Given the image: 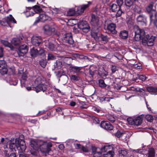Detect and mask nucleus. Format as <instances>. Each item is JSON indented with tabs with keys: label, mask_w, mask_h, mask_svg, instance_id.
<instances>
[{
	"label": "nucleus",
	"mask_w": 157,
	"mask_h": 157,
	"mask_svg": "<svg viewBox=\"0 0 157 157\" xmlns=\"http://www.w3.org/2000/svg\"><path fill=\"white\" fill-rule=\"evenodd\" d=\"M106 118L110 121L113 123L116 119V117L109 114H107L106 116Z\"/></svg>",
	"instance_id": "obj_29"
},
{
	"label": "nucleus",
	"mask_w": 157,
	"mask_h": 157,
	"mask_svg": "<svg viewBox=\"0 0 157 157\" xmlns=\"http://www.w3.org/2000/svg\"><path fill=\"white\" fill-rule=\"evenodd\" d=\"M38 50L33 47L30 50V54L32 56L35 57L38 55Z\"/></svg>",
	"instance_id": "obj_33"
},
{
	"label": "nucleus",
	"mask_w": 157,
	"mask_h": 157,
	"mask_svg": "<svg viewBox=\"0 0 157 157\" xmlns=\"http://www.w3.org/2000/svg\"><path fill=\"white\" fill-rule=\"evenodd\" d=\"M62 63L61 61L57 60L54 64V67L55 68L59 69L62 67Z\"/></svg>",
	"instance_id": "obj_39"
},
{
	"label": "nucleus",
	"mask_w": 157,
	"mask_h": 157,
	"mask_svg": "<svg viewBox=\"0 0 157 157\" xmlns=\"http://www.w3.org/2000/svg\"><path fill=\"white\" fill-rule=\"evenodd\" d=\"M17 147H18V145H17L16 142L15 143L12 142L9 143V148L11 151H13V152H14V151H16V148L17 149Z\"/></svg>",
	"instance_id": "obj_23"
},
{
	"label": "nucleus",
	"mask_w": 157,
	"mask_h": 157,
	"mask_svg": "<svg viewBox=\"0 0 157 157\" xmlns=\"http://www.w3.org/2000/svg\"><path fill=\"white\" fill-rule=\"evenodd\" d=\"M49 17L44 13L40 14L39 16L37 18L34 23V25H36L39 22H44L48 20Z\"/></svg>",
	"instance_id": "obj_11"
},
{
	"label": "nucleus",
	"mask_w": 157,
	"mask_h": 157,
	"mask_svg": "<svg viewBox=\"0 0 157 157\" xmlns=\"http://www.w3.org/2000/svg\"><path fill=\"white\" fill-rule=\"evenodd\" d=\"M101 40L105 43H107L109 39V37L103 34H101L100 36Z\"/></svg>",
	"instance_id": "obj_34"
},
{
	"label": "nucleus",
	"mask_w": 157,
	"mask_h": 157,
	"mask_svg": "<svg viewBox=\"0 0 157 157\" xmlns=\"http://www.w3.org/2000/svg\"><path fill=\"white\" fill-rule=\"evenodd\" d=\"M114 154V153L113 151H109L103 154V157H113Z\"/></svg>",
	"instance_id": "obj_35"
},
{
	"label": "nucleus",
	"mask_w": 157,
	"mask_h": 157,
	"mask_svg": "<svg viewBox=\"0 0 157 157\" xmlns=\"http://www.w3.org/2000/svg\"><path fill=\"white\" fill-rule=\"evenodd\" d=\"M75 13V11L73 9H70L67 12L68 16H71L73 15Z\"/></svg>",
	"instance_id": "obj_47"
},
{
	"label": "nucleus",
	"mask_w": 157,
	"mask_h": 157,
	"mask_svg": "<svg viewBox=\"0 0 157 157\" xmlns=\"http://www.w3.org/2000/svg\"><path fill=\"white\" fill-rule=\"evenodd\" d=\"M44 54V50L43 49H40L38 51V55H43Z\"/></svg>",
	"instance_id": "obj_59"
},
{
	"label": "nucleus",
	"mask_w": 157,
	"mask_h": 157,
	"mask_svg": "<svg viewBox=\"0 0 157 157\" xmlns=\"http://www.w3.org/2000/svg\"><path fill=\"white\" fill-rule=\"evenodd\" d=\"M82 146V145H81V144H75V147L77 149H81Z\"/></svg>",
	"instance_id": "obj_64"
},
{
	"label": "nucleus",
	"mask_w": 157,
	"mask_h": 157,
	"mask_svg": "<svg viewBox=\"0 0 157 157\" xmlns=\"http://www.w3.org/2000/svg\"><path fill=\"white\" fill-rule=\"evenodd\" d=\"M82 67L75 66H71L70 67V71L73 74H76L78 75L82 72L81 70Z\"/></svg>",
	"instance_id": "obj_16"
},
{
	"label": "nucleus",
	"mask_w": 157,
	"mask_h": 157,
	"mask_svg": "<svg viewBox=\"0 0 157 157\" xmlns=\"http://www.w3.org/2000/svg\"><path fill=\"white\" fill-rule=\"evenodd\" d=\"M22 40V38L20 37H15L12 39L11 42L12 44L16 46L18 45L21 43Z\"/></svg>",
	"instance_id": "obj_21"
},
{
	"label": "nucleus",
	"mask_w": 157,
	"mask_h": 157,
	"mask_svg": "<svg viewBox=\"0 0 157 157\" xmlns=\"http://www.w3.org/2000/svg\"><path fill=\"white\" fill-rule=\"evenodd\" d=\"M5 155L6 157H16L14 152L10 154V155H9L8 154L6 153Z\"/></svg>",
	"instance_id": "obj_58"
},
{
	"label": "nucleus",
	"mask_w": 157,
	"mask_h": 157,
	"mask_svg": "<svg viewBox=\"0 0 157 157\" xmlns=\"http://www.w3.org/2000/svg\"><path fill=\"white\" fill-rule=\"evenodd\" d=\"M147 91L151 93H155L157 92V87L152 86H148L146 87Z\"/></svg>",
	"instance_id": "obj_26"
},
{
	"label": "nucleus",
	"mask_w": 157,
	"mask_h": 157,
	"mask_svg": "<svg viewBox=\"0 0 157 157\" xmlns=\"http://www.w3.org/2000/svg\"><path fill=\"white\" fill-rule=\"evenodd\" d=\"M48 48L51 51H53L55 49V47L54 44L52 43H49L48 44Z\"/></svg>",
	"instance_id": "obj_53"
},
{
	"label": "nucleus",
	"mask_w": 157,
	"mask_h": 157,
	"mask_svg": "<svg viewBox=\"0 0 157 157\" xmlns=\"http://www.w3.org/2000/svg\"><path fill=\"white\" fill-rule=\"evenodd\" d=\"M78 27L85 33H87L90 30V27L87 21H79L78 23Z\"/></svg>",
	"instance_id": "obj_7"
},
{
	"label": "nucleus",
	"mask_w": 157,
	"mask_h": 157,
	"mask_svg": "<svg viewBox=\"0 0 157 157\" xmlns=\"http://www.w3.org/2000/svg\"><path fill=\"white\" fill-rule=\"evenodd\" d=\"M100 126L101 128L107 130H112L113 128V126L109 122L107 121H102Z\"/></svg>",
	"instance_id": "obj_13"
},
{
	"label": "nucleus",
	"mask_w": 157,
	"mask_h": 157,
	"mask_svg": "<svg viewBox=\"0 0 157 157\" xmlns=\"http://www.w3.org/2000/svg\"><path fill=\"white\" fill-rule=\"evenodd\" d=\"M42 42V39L40 36H34L32 38V43L33 45L36 46H39Z\"/></svg>",
	"instance_id": "obj_12"
},
{
	"label": "nucleus",
	"mask_w": 157,
	"mask_h": 157,
	"mask_svg": "<svg viewBox=\"0 0 157 157\" xmlns=\"http://www.w3.org/2000/svg\"><path fill=\"white\" fill-rule=\"evenodd\" d=\"M59 11V10L56 8H53L52 10V12L56 14L58 13Z\"/></svg>",
	"instance_id": "obj_63"
},
{
	"label": "nucleus",
	"mask_w": 157,
	"mask_h": 157,
	"mask_svg": "<svg viewBox=\"0 0 157 157\" xmlns=\"http://www.w3.org/2000/svg\"><path fill=\"white\" fill-rule=\"evenodd\" d=\"M91 4V2H89L88 4L83 5L81 7H78L77 10L76 11V13L78 15L82 14L84 12V10L88 8Z\"/></svg>",
	"instance_id": "obj_15"
},
{
	"label": "nucleus",
	"mask_w": 157,
	"mask_h": 157,
	"mask_svg": "<svg viewBox=\"0 0 157 157\" xmlns=\"http://www.w3.org/2000/svg\"><path fill=\"white\" fill-rule=\"evenodd\" d=\"M127 121L129 124L132 125H135L134 119H132L131 118H128L127 119Z\"/></svg>",
	"instance_id": "obj_54"
},
{
	"label": "nucleus",
	"mask_w": 157,
	"mask_h": 157,
	"mask_svg": "<svg viewBox=\"0 0 157 157\" xmlns=\"http://www.w3.org/2000/svg\"><path fill=\"white\" fill-rule=\"evenodd\" d=\"M123 134L122 132H121L119 131L118 130L117 132L115 133V135L118 138L121 137Z\"/></svg>",
	"instance_id": "obj_55"
},
{
	"label": "nucleus",
	"mask_w": 157,
	"mask_h": 157,
	"mask_svg": "<svg viewBox=\"0 0 157 157\" xmlns=\"http://www.w3.org/2000/svg\"><path fill=\"white\" fill-rule=\"evenodd\" d=\"M155 153L153 148H150L148 151L147 157H155Z\"/></svg>",
	"instance_id": "obj_32"
},
{
	"label": "nucleus",
	"mask_w": 157,
	"mask_h": 157,
	"mask_svg": "<svg viewBox=\"0 0 157 157\" xmlns=\"http://www.w3.org/2000/svg\"><path fill=\"white\" fill-rule=\"evenodd\" d=\"M52 146L51 143L45 142L40 144L39 147L40 151L43 153V155L46 156L47 154H49L51 151V147Z\"/></svg>",
	"instance_id": "obj_5"
},
{
	"label": "nucleus",
	"mask_w": 157,
	"mask_h": 157,
	"mask_svg": "<svg viewBox=\"0 0 157 157\" xmlns=\"http://www.w3.org/2000/svg\"><path fill=\"white\" fill-rule=\"evenodd\" d=\"M35 83L36 86L32 88L36 92L40 91L44 92L46 90L47 85L44 84V81L42 78L40 77H37L35 81Z\"/></svg>",
	"instance_id": "obj_1"
},
{
	"label": "nucleus",
	"mask_w": 157,
	"mask_h": 157,
	"mask_svg": "<svg viewBox=\"0 0 157 157\" xmlns=\"http://www.w3.org/2000/svg\"><path fill=\"white\" fill-rule=\"evenodd\" d=\"M27 10L25 13V14L27 17H29L31 16H33L34 13L33 10L31 7H27Z\"/></svg>",
	"instance_id": "obj_25"
},
{
	"label": "nucleus",
	"mask_w": 157,
	"mask_h": 157,
	"mask_svg": "<svg viewBox=\"0 0 157 157\" xmlns=\"http://www.w3.org/2000/svg\"><path fill=\"white\" fill-rule=\"evenodd\" d=\"M146 18L145 16L142 14L140 15L137 17V21L138 22H145Z\"/></svg>",
	"instance_id": "obj_30"
},
{
	"label": "nucleus",
	"mask_w": 157,
	"mask_h": 157,
	"mask_svg": "<svg viewBox=\"0 0 157 157\" xmlns=\"http://www.w3.org/2000/svg\"><path fill=\"white\" fill-rule=\"evenodd\" d=\"M40 65L43 68L45 67L47 64V61L45 59H41L39 62Z\"/></svg>",
	"instance_id": "obj_40"
},
{
	"label": "nucleus",
	"mask_w": 157,
	"mask_h": 157,
	"mask_svg": "<svg viewBox=\"0 0 157 157\" xmlns=\"http://www.w3.org/2000/svg\"><path fill=\"white\" fill-rule=\"evenodd\" d=\"M101 155L100 152H95L94 154V157H100Z\"/></svg>",
	"instance_id": "obj_61"
},
{
	"label": "nucleus",
	"mask_w": 157,
	"mask_h": 157,
	"mask_svg": "<svg viewBox=\"0 0 157 157\" xmlns=\"http://www.w3.org/2000/svg\"><path fill=\"white\" fill-rule=\"evenodd\" d=\"M109 148V146H104L101 149V151L102 152H106V151Z\"/></svg>",
	"instance_id": "obj_49"
},
{
	"label": "nucleus",
	"mask_w": 157,
	"mask_h": 157,
	"mask_svg": "<svg viewBox=\"0 0 157 157\" xmlns=\"http://www.w3.org/2000/svg\"><path fill=\"white\" fill-rule=\"evenodd\" d=\"M153 5L152 3L150 4L147 7L146 10L148 13H150L152 10Z\"/></svg>",
	"instance_id": "obj_45"
},
{
	"label": "nucleus",
	"mask_w": 157,
	"mask_h": 157,
	"mask_svg": "<svg viewBox=\"0 0 157 157\" xmlns=\"http://www.w3.org/2000/svg\"><path fill=\"white\" fill-rule=\"evenodd\" d=\"M138 75L139 78L140 80L142 81H144L147 78V77L144 75Z\"/></svg>",
	"instance_id": "obj_52"
},
{
	"label": "nucleus",
	"mask_w": 157,
	"mask_h": 157,
	"mask_svg": "<svg viewBox=\"0 0 157 157\" xmlns=\"http://www.w3.org/2000/svg\"><path fill=\"white\" fill-rule=\"evenodd\" d=\"M7 67L6 62L4 60L3 58L0 59V67Z\"/></svg>",
	"instance_id": "obj_43"
},
{
	"label": "nucleus",
	"mask_w": 157,
	"mask_h": 157,
	"mask_svg": "<svg viewBox=\"0 0 157 157\" xmlns=\"http://www.w3.org/2000/svg\"><path fill=\"white\" fill-rule=\"evenodd\" d=\"M146 120L149 122H152L153 120V117L152 115L150 114L147 115L145 117Z\"/></svg>",
	"instance_id": "obj_42"
},
{
	"label": "nucleus",
	"mask_w": 157,
	"mask_h": 157,
	"mask_svg": "<svg viewBox=\"0 0 157 157\" xmlns=\"http://www.w3.org/2000/svg\"><path fill=\"white\" fill-rule=\"evenodd\" d=\"M144 116L141 115L134 118V124L137 126L140 125L142 123Z\"/></svg>",
	"instance_id": "obj_17"
},
{
	"label": "nucleus",
	"mask_w": 157,
	"mask_h": 157,
	"mask_svg": "<svg viewBox=\"0 0 157 157\" xmlns=\"http://www.w3.org/2000/svg\"><path fill=\"white\" fill-rule=\"evenodd\" d=\"M34 14L36 13H40L43 11L42 9L38 6H35L32 7Z\"/></svg>",
	"instance_id": "obj_27"
},
{
	"label": "nucleus",
	"mask_w": 157,
	"mask_h": 157,
	"mask_svg": "<svg viewBox=\"0 0 157 157\" xmlns=\"http://www.w3.org/2000/svg\"><path fill=\"white\" fill-rule=\"evenodd\" d=\"M109 8L113 12H116L117 11V12L119 9V7L118 8L117 5L115 4H113L112 5H110Z\"/></svg>",
	"instance_id": "obj_31"
},
{
	"label": "nucleus",
	"mask_w": 157,
	"mask_h": 157,
	"mask_svg": "<svg viewBox=\"0 0 157 157\" xmlns=\"http://www.w3.org/2000/svg\"><path fill=\"white\" fill-rule=\"evenodd\" d=\"M56 59V57L52 54L49 53L48 56V60H52L55 59Z\"/></svg>",
	"instance_id": "obj_44"
},
{
	"label": "nucleus",
	"mask_w": 157,
	"mask_h": 157,
	"mask_svg": "<svg viewBox=\"0 0 157 157\" xmlns=\"http://www.w3.org/2000/svg\"><path fill=\"white\" fill-rule=\"evenodd\" d=\"M8 71L7 67H0V73L2 75L6 74Z\"/></svg>",
	"instance_id": "obj_36"
},
{
	"label": "nucleus",
	"mask_w": 157,
	"mask_h": 157,
	"mask_svg": "<svg viewBox=\"0 0 157 157\" xmlns=\"http://www.w3.org/2000/svg\"><path fill=\"white\" fill-rule=\"evenodd\" d=\"M116 24L113 23H110L107 25V30L112 34H116L117 33V31L116 30Z\"/></svg>",
	"instance_id": "obj_14"
},
{
	"label": "nucleus",
	"mask_w": 157,
	"mask_h": 157,
	"mask_svg": "<svg viewBox=\"0 0 157 157\" xmlns=\"http://www.w3.org/2000/svg\"><path fill=\"white\" fill-rule=\"evenodd\" d=\"M71 80L72 81H76L80 79V77L78 75H71L70 76Z\"/></svg>",
	"instance_id": "obj_41"
},
{
	"label": "nucleus",
	"mask_w": 157,
	"mask_h": 157,
	"mask_svg": "<svg viewBox=\"0 0 157 157\" xmlns=\"http://www.w3.org/2000/svg\"><path fill=\"white\" fill-rule=\"evenodd\" d=\"M58 29L57 25L55 23H52L50 25H46L43 27L44 33L48 35H50L52 33L55 34Z\"/></svg>",
	"instance_id": "obj_2"
},
{
	"label": "nucleus",
	"mask_w": 157,
	"mask_h": 157,
	"mask_svg": "<svg viewBox=\"0 0 157 157\" xmlns=\"http://www.w3.org/2000/svg\"><path fill=\"white\" fill-rule=\"evenodd\" d=\"M136 0H125V4L126 6L130 7Z\"/></svg>",
	"instance_id": "obj_38"
},
{
	"label": "nucleus",
	"mask_w": 157,
	"mask_h": 157,
	"mask_svg": "<svg viewBox=\"0 0 157 157\" xmlns=\"http://www.w3.org/2000/svg\"><path fill=\"white\" fill-rule=\"evenodd\" d=\"M99 86L102 88H105L106 89L109 90L110 89L109 85H106L103 80L100 79L98 81Z\"/></svg>",
	"instance_id": "obj_22"
},
{
	"label": "nucleus",
	"mask_w": 157,
	"mask_h": 157,
	"mask_svg": "<svg viewBox=\"0 0 157 157\" xmlns=\"http://www.w3.org/2000/svg\"><path fill=\"white\" fill-rule=\"evenodd\" d=\"M5 20L6 23L10 25L11 23H16V21L12 15H10L5 18Z\"/></svg>",
	"instance_id": "obj_19"
},
{
	"label": "nucleus",
	"mask_w": 157,
	"mask_h": 157,
	"mask_svg": "<svg viewBox=\"0 0 157 157\" xmlns=\"http://www.w3.org/2000/svg\"><path fill=\"white\" fill-rule=\"evenodd\" d=\"M116 2L119 6V9L116 14V16L117 17H120L123 13L121 9V6L123 3V0H117Z\"/></svg>",
	"instance_id": "obj_18"
},
{
	"label": "nucleus",
	"mask_w": 157,
	"mask_h": 157,
	"mask_svg": "<svg viewBox=\"0 0 157 157\" xmlns=\"http://www.w3.org/2000/svg\"><path fill=\"white\" fill-rule=\"evenodd\" d=\"M111 70L112 73H114L116 71L118 70V68L115 65H112L111 67Z\"/></svg>",
	"instance_id": "obj_48"
},
{
	"label": "nucleus",
	"mask_w": 157,
	"mask_h": 157,
	"mask_svg": "<svg viewBox=\"0 0 157 157\" xmlns=\"http://www.w3.org/2000/svg\"><path fill=\"white\" fill-rule=\"evenodd\" d=\"M90 107L91 110L95 113H101L102 112L101 108L99 107L92 105Z\"/></svg>",
	"instance_id": "obj_28"
},
{
	"label": "nucleus",
	"mask_w": 157,
	"mask_h": 157,
	"mask_svg": "<svg viewBox=\"0 0 157 157\" xmlns=\"http://www.w3.org/2000/svg\"><path fill=\"white\" fill-rule=\"evenodd\" d=\"M27 78V77L26 75L24 73L22 74L21 75V80H26Z\"/></svg>",
	"instance_id": "obj_57"
},
{
	"label": "nucleus",
	"mask_w": 157,
	"mask_h": 157,
	"mask_svg": "<svg viewBox=\"0 0 157 157\" xmlns=\"http://www.w3.org/2000/svg\"><path fill=\"white\" fill-rule=\"evenodd\" d=\"M134 10L136 12L138 13H140L141 12V8L136 6H135L134 8Z\"/></svg>",
	"instance_id": "obj_50"
},
{
	"label": "nucleus",
	"mask_w": 157,
	"mask_h": 157,
	"mask_svg": "<svg viewBox=\"0 0 157 157\" xmlns=\"http://www.w3.org/2000/svg\"><path fill=\"white\" fill-rule=\"evenodd\" d=\"M134 30L135 33L134 40L136 41H138L140 40H142V41L146 35L144 30L140 28L138 26L135 27Z\"/></svg>",
	"instance_id": "obj_3"
},
{
	"label": "nucleus",
	"mask_w": 157,
	"mask_h": 157,
	"mask_svg": "<svg viewBox=\"0 0 157 157\" xmlns=\"http://www.w3.org/2000/svg\"><path fill=\"white\" fill-rule=\"evenodd\" d=\"M62 39L64 42L70 44H72L74 43V40L72 39V36L70 33L66 34Z\"/></svg>",
	"instance_id": "obj_10"
},
{
	"label": "nucleus",
	"mask_w": 157,
	"mask_h": 157,
	"mask_svg": "<svg viewBox=\"0 0 157 157\" xmlns=\"http://www.w3.org/2000/svg\"><path fill=\"white\" fill-rule=\"evenodd\" d=\"M17 83V81L14 78L10 81V83L11 85L16 86Z\"/></svg>",
	"instance_id": "obj_51"
},
{
	"label": "nucleus",
	"mask_w": 157,
	"mask_h": 157,
	"mask_svg": "<svg viewBox=\"0 0 157 157\" xmlns=\"http://www.w3.org/2000/svg\"><path fill=\"white\" fill-rule=\"evenodd\" d=\"M134 67L136 69H140L141 68V63H139L135 65Z\"/></svg>",
	"instance_id": "obj_60"
},
{
	"label": "nucleus",
	"mask_w": 157,
	"mask_h": 157,
	"mask_svg": "<svg viewBox=\"0 0 157 157\" xmlns=\"http://www.w3.org/2000/svg\"><path fill=\"white\" fill-rule=\"evenodd\" d=\"M118 153L120 156L124 157L126 155L127 152L125 150H121L118 151Z\"/></svg>",
	"instance_id": "obj_37"
},
{
	"label": "nucleus",
	"mask_w": 157,
	"mask_h": 157,
	"mask_svg": "<svg viewBox=\"0 0 157 157\" xmlns=\"http://www.w3.org/2000/svg\"><path fill=\"white\" fill-rule=\"evenodd\" d=\"M15 142L18 145L17 149L20 150V152H23L26 149V146L24 139V136L22 135H21L19 137L16 139Z\"/></svg>",
	"instance_id": "obj_4"
},
{
	"label": "nucleus",
	"mask_w": 157,
	"mask_h": 157,
	"mask_svg": "<svg viewBox=\"0 0 157 157\" xmlns=\"http://www.w3.org/2000/svg\"><path fill=\"white\" fill-rule=\"evenodd\" d=\"M1 42L6 46L8 47H10V44L7 41L2 40L1 41Z\"/></svg>",
	"instance_id": "obj_46"
},
{
	"label": "nucleus",
	"mask_w": 157,
	"mask_h": 157,
	"mask_svg": "<svg viewBox=\"0 0 157 157\" xmlns=\"http://www.w3.org/2000/svg\"><path fill=\"white\" fill-rule=\"evenodd\" d=\"M94 122L95 124H98L99 123L100 121L96 117H94L93 118Z\"/></svg>",
	"instance_id": "obj_62"
},
{
	"label": "nucleus",
	"mask_w": 157,
	"mask_h": 157,
	"mask_svg": "<svg viewBox=\"0 0 157 157\" xmlns=\"http://www.w3.org/2000/svg\"><path fill=\"white\" fill-rule=\"evenodd\" d=\"M90 24L92 25L95 27V29H96L97 30L98 29L99 17L97 15L93 14L92 15Z\"/></svg>",
	"instance_id": "obj_9"
},
{
	"label": "nucleus",
	"mask_w": 157,
	"mask_h": 157,
	"mask_svg": "<svg viewBox=\"0 0 157 157\" xmlns=\"http://www.w3.org/2000/svg\"><path fill=\"white\" fill-rule=\"evenodd\" d=\"M40 145L37 140H32L30 142V145L35 150H37L39 147Z\"/></svg>",
	"instance_id": "obj_20"
},
{
	"label": "nucleus",
	"mask_w": 157,
	"mask_h": 157,
	"mask_svg": "<svg viewBox=\"0 0 157 157\" xmlns=\"http://www.w3.org/2000/svg\"><path fill=\"white\" fill-rule=\"evenodd\" d=\"M156 37V36H150L149 35H146L144 38L142 39V42L143 44H147L148 46H152L154 44V42Z\"/></svg>",
	"instance_id": "obj_6"
},
{
	"label": "nucleus",
	"mask_w": 157,
	"mask_h": 157,
	"mask_svg": "<svg viewBox=\"0 0 157 157\" xmlns=\"http://www.w3.org/2000/svg\"><path fill=\"white\" fill-rule=\"evenodd\" d=\"M81 150H82L83 152H87L89 151L87 147L83 146H82Z\"/></svg>",
	"instance_id": "obj_56"
},
{
	"label": "nucleus",
	"mask_w": 157,
	"mask_h": 157,
	"mask_svg": "<svg viewBox=\"0 0 157 157\" xmlns=\"http://www.w3.org/2000/svg\"><path fill=\"white\" fill-rule=\"evenodd\" d=\"M128 36V32L127 31L124 30L120 33L119 36L122 39H126L127 38Z\"/></svg>",
	"instance_id": "obj_24"
},
{
	"label": "nucleus",
	"mask_w": 157,
	"mask_h": 157,
	"mask_svg": "<svg viewBox=\"0 0 157 157\" xmlns=\"http://www.w3.org/2000/svg\"><path fill=\"white\" fill-rule=\"evenodd\" d=\"M28 50L27 46L25 44H23L19 47L17 52L19 56H23L27 52Z\"/></svg>",
	"instance_id": "obj_8"
}]
</instances>
